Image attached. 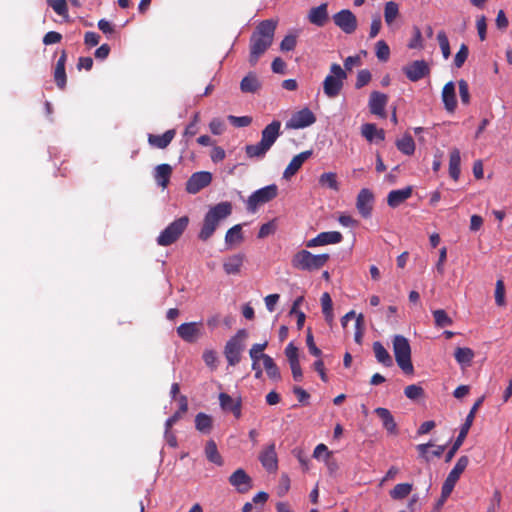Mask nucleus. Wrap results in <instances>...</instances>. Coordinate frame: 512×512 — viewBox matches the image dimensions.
<instances>
[{"label": "nucleus", "instance_id": "16", "mask_svg": "<svg viewBox=\"0 0 512 512\" xmlns=\"http://www.w3.org/2000/svg\"><path fill=\"white\" fill-rule=\"evenodd\" d=\"M343 236L338 231L321 232L316 237L306 242L307 248L325 246L329 244H338L342 241Z\"/></svg>", "mask_w": 512, "mask_h": 512}, {"label": "nucleus", "instance_id": "37", "mask_svg": "<svg viewBox=\"0 0 512 512\" xmlns=\"http://www.w3.org/2000/svg\"><path fill=\"white\" fill-rule=\"evenodd\" d=\"M205 455H206V458L211 463H214L216 465H222L223 460H222L220 453L218 452L217 445L214 440H209L206 443Z\"/></svg>", "mask_w": 512, "mask_h": 512}, {"label": "nucleus", "instance_id": "8", "mask_svg": "<svg viewBox=\"0 0 512 512\" xmlns=\"http://www.w3.org/2000/svg\"><path fill=\"white\" fill-rule=\"evenodd\" d=\"M277 195L278 187L275 184L260 188L249 196L247 200V209L251 212H255L259 205L270 202L276 198Z\"/></svg>", "mask_w": 512, "mask_h": 512}, {"label": "nucleus", "instance_id": "49", "mask_svg": "<svg viewBox=\"0 0 512 512\" xmlns=\"http://www.w3.org/2000/svg\"><path fill=\"white\" fill-rule=\"evenodd\" d=\"M375 49L376 56L380 61H388L390 57V48L384 40H379L375 45Z\"/></svg>", "mask_w": 512, "mask_h": 512}, {"label": "nucleus", "instance_id": "19", "mask_svg": "<svg viewBox=\"0 0 512 512\" xmlns=\"http://www.w3.org/2000/svg\"><path fill=\"white\" fill-rule=\"evenodd\" d=\"M328 4L322 3L317 7L310 9L308 13V20L311 24L317 27H323L328 22Z\"/></svg>", "mask_w": 512, "mask_h": 512}, {"label": "nucleus", "instance_id": "61", "mask_svg": "<svg viewBox=\"0 0 512 512\" xmlns=\"http://www.w3.org/2000/svg\"><path fill=\"white\" fill-rule=\"evenodd\" d=\"M285 355L289 361V364L299 362L298 348L292 342L286 346Z\"/></svg>", "mask_w": 512, "mask_h": 512}, {"label": "nucleus", "instance_id": "28", "mask_svg": "<svg viewBox=\"0 0 512 512\" xmlns=\"http://www.w3.org/2000/svg\"><path fill=\"white\" fill-rule=\"evenodd\" d=\"M172 167L169 164H159L154 169V179L163 189L167 188L172 175Z\"/></svg>", "mask_w": 512, "mask_h": 512}, {"label": "nucleus", "instance_id": "64", "mask_svg": "<svg viewBox=\"0 0 512 512\" xmlns=\"http://www.w3.org/2000/svg\"><path fill=\"white\" fill-rule=\"evenodd\" d=\"M210 131L214 135H220L224 132L225 125L223 121L219 118H214L211 120L209 124Z\"/></svg>", "mask_w": 512, "mask_h": 512}, {"label": "nucleus", "instance_id": "22", "mask_svg": "<svg viewBox=\"0 0 512 512\" xmlns=\"http://www.w3.org/2000/svg\"><path fill=\"white\" fill-rule=\"evenodd\" d=\"M67 61V53L65 50H62L59 59L57 60L55 69H54V80L59 89H64L67 83V76L65 71V65Z\"/></svg>", "mask_w": 512, "mask_h": 512}, {"label": "nucleus", "instance_id": "17", "mask_svg": "<svg viewBox=\"0 0 512 512\" xmlns=\"http://www.w3.org/2000/svg\"><path fill=\"white\" fill-rule=\"evenodd\" d=\"M259 460L262 466L268 472H275L278 468V458L275 443L269 444L259 454Z\"/></svg>", "mask_w": 512, "mask_h": 512}, {"label": "nucleus", "instance_id": "10", "mask_svg": "<svg viewBox=\"0 0 512 512\" xmlns=\"http://www.w3.org/2000/svg\"><path fill=\"white\" fill-rule=\"evenodd\" d=\"M316 122L314 113L309 108H303L294 113L291 118L286 122L288 129H302L308 127Z\"/></svg>", "mask_w": 512, "mask_h": 512}, {"label": "nucleus", "instance_id": "63", "mask_svg": "<svg viewBox=\"0 0 512 512\" xmlns=\"http://www.w3.org/2000/svg\"><path fill=\"white\" fill-rule=\"evenodd\" d=\"M203 360L207 366L214 369L217 363V353L214 350H205L203 352Z\"/></svg>", "mask_w": 512, "mask_h": 512}, {"label": "nucleus", "instance_id": "23", "mask_svg": "<svg viewBox=\"0 0 512 512\" xmlns=\"http://www.w3.org/2000/svg\"><path fill=\"white\" fill-rule=\"evenodd\" d=\"M361 135L370 143H378L385 140V132L378 129L374 123H365L361 126Z\"/></svg>", "mask_w": 512, "mask_h": 512}, {"label": "nucleus", "instance_id": "35", "mask_svg": "<svg viewBox=\"0 0 512 512\" xmlns=\"http://www.w3.org/2000/svg\"><path fill=\"white\" fill-rule=\"evenodd\" d=\"M373 351L377 361L386 367L393 365L392 358L386 348L380 342L373 343Z\"/></svg>", "mask_w": 512, "mask_h": 512}, {"label": "nucleus", "instance_id": "25", "mask_svg": "<svg viewBox=\"0 0 512 512\" xmlns=\"http://www.w3.org/2000/svg\"><path fill=\"white\" fill-rule=\"evenodd\" d=\"M413 189L411 186H407L403 189L392 190L388 193L387 204L391 208H396L411 197Z\"/></svg>", "mask_w": 512, "mask_h": 512}, {"label": "nucleus", "instance_id": "53", "mask_svg": "<svg viewBox=\"0 0 512 512\" xmlns=\"http://www.w3.org/2000/svg\"><path fill=\"white\" fill-rule=\"evenodd\" d=\"M468 54H469L468 46L466 44H462L460 46L459 51L456 53V55L454 57L455 67L461 68L464 65L465 61L467 60Z\"/></svg>", "mask_w": 512, "mask_h": 512}, {"label": "nucleus", "instance_id": "27", "mask_svg": "<svg viewBox=\"0 0 512 512\" xmlns=\"http://www.w3.org/2000/svg\"><path fill=\"white\" fill-rule=\"evenodd\" d=\"M375 414L382 421L383 427L388 433L396 435L398 433L397 424L394 420L393 415L387 408L378 407L374 410Z\"/></svg>", "mask_w": 512, "mask_h": 512}, {"label": "nucleus", "instance_id": "15", "mask_svg": "<svg viewBox=\"0 0 512 512\" xmlns=\"http://www.w3.org/2000/svg\"><path fill=\"white\" fill-rule=\"evenodd\" d=\"M388 96L379 91H372L368 101V107L371 114L379 117L386 118V106L388 104Z\"/></svg>", "mask_w": 512, "mask_h": 512}, {"label": "nucleus", "instance_id": "30", "mask_svg": "<svg viewBox=\"0 0 512 512\" xmlns=\"http://www.w3.org/2000/svg\"><path fill=\"white\" fill-rule=\"evenodd\" d=\"M261 88V82L254 72H249L240 82L243 93H255Z\"/></svg>", "mask_w": 512, "mask_h": 512}, {"label": "nucleus", "instance_id": "5", "mask_svg": "<svg viewBox=\"0 0 512 512\" xmlns=\"http://www.w3.org/2000/svg\"><path fill=\"white\" fill-rule=\"evenodd\" d=\"M346 79V71L337 63L331 64L330 73L323 81L324 94L328 98H336L340 94Z\"/></svg>", "mask_w": 512, "mask_h": 512}, {"label": "nucleus", "instance_id": "44", "mask_svg": "<svg viewBox=\"0 0 512 512\" xmlns=\"http://www.w3.org/2000/svg\"><path fill=\"white\" fill-rule=\"evenodd\" d=\"M268 342L264 341L263 343L253 344L249 350V356L253 362L255 361H264L268 354L263 353V351L267 348Z\"/></svg>", "mask_w": 512, "mask_h": 512}, {"label": "nucleus", "instance_id": "62", "mask_svg": "<svg viewBox=\"0 0 512 512\" xmlns=\"http://www.w3.org/2000/svg\"><path fill=\"white\" fill-rule=\"evenodd\" d=\"M408 47L410 49H422L423 48L422 35H421V31L418 27L414 28V36L408 43Z\"/></svg>", "mask_w": 512, "mask_h": 512}, {"label": "nucleus", "instance_id": "21", "mask_svg": "<svg viewBox=\"0 0 512 512\" xmlns=\"http://www.w3.org/2000/svg\"><path fill=\"white\" fill-rule=\"evenodd\" d=\"M442 101L447 112L453 113L457 107L455 85L452 81L447 82L442 89Z\"/></svg>", "mask_w": 512, "mask_h": 512}, {"label": "nucleus", "instance_id": "52", "mask_svg": "<svg viewBox=\"0 0 512 512\" xmlns=\"http://www.w3.org/2000/svg\"><path fill=\"white\" fill-rule=\"evenodd\" d=\"M371 78L372 75L368 69H362L358 71L355 82L356 89H361L362 87L366 86L371 81Z\"/></svg>", "mask_w": 512, "mask_h": 512}, {"label": "nucleus", "instance_id": "24", "mask_svg": "<svg viewBox=\"0 0 512 512\" xmlns=\"http://www.w3.org/2000/svg\"><path fill=\"white\" fill-rule=\"evenodd\" d=\"M245 345L235 344L234 342H226L224 347V355L229 366H236L241 361V354Z\"/></svg>", "mask_w": 512, "mask_h": 512}, {"label": "nucleus", "instance_id": "39", "mask_svg": "<svg viewBox=\"0 0 512 512\" xmlns=\"http://www.w3.org/2000/svg\"><path fill=\"white\" fill-rule=\"evenodd\" d=\"M412 488L408 482L399 483L390 491V496L395 500L403 499L411 493Z\"/></svg>", "mask_w": 512, "mask_h": 512}, {"label": "nucleus", "instance_id": "38", "mask_svg": "<svg viewBox=\"0 0 512 512\" xmlns=\"http://www.w3.org/2000/svg\"><path fill=\"white\" fill-rule=\"evenodd\" d=\"M396 146L405 155H412L415 151V142L409 134H405L401 139H398Z\"/></svg>", "mask_w": 512, "mask_h": 512}, {"label": "nucleus", "instance_id": "60", "mask_svg": "<svg viewBox=\"0 0 512 512\" xmlns=\"http://www.w3.org/2000/svg\"><path fill=\"white\" fill-rule=\"evenodd\" d=\"M297 44L295 35H286L280 43V49L284 52L292 51Z\"/></svg>", "mask_w": 512, "mask_h": 512}, {"label": "nucleus", "instance_id": "33", "mask_svg": "<svg viewBox=\"0 0 512 512\" xmlns=\"http://www.w3.org/2000/svg\"><path fill=\"white\" fill-rule=\"evenodd\" d=\"M460 163H461L460 151L457 148H453L450 151V156H449V175L455 181H457L460 176Z\"/></svg>", "mask_w": 512, "mask_h": 512}, {"label": "nucleus", "instance_id": "34", "mask_svg": "<svg viewBox=\"0 0 512 512\" xmlns=\"http://www.w3.org/2000/svg\"><path fill=\"white\" fill-rule=\"evenodd\" d=\"M474 356V351L468 347H458L454 352L455 360L462 367L470 366Z\"/></svg>", "mask_w": 512, "mask_h": 512}, {"label": "nucleus", "instance_id": "6", "mask_svg": "<svg viewBox=\"0 0 512 512\" xmlns=\"http://www.w3.org/2000/svg\"><path fill=\"white\" fill-rule=\"evenodd\" d=\"M393 351L398 366L406 374L413 373L411 362V347L408 340L402 335H396L393 338Z\"/></svg>", "mask_w": 512, "mask_h": 512}, {"label": "nucleus", "instance_id": "45", "mask_svg": "<svg viewBox=\"0 0 512 512\" xmlns=\"http://www.w3.org/2000/svg\"><path fill=\"white\" fill-rule=\"evenodd\" d=\"M319 183L321 186L328 187L334 191L339 190V184L337 181V175L333 172L323 173L319 178Z\"/></svg>", "mask_w": 512, "mask_h": 512}, {"label": "nucleus", "instance_id": "58", "mask_svg": "<svg viewBox=\"0 0 512 512\" xmlns=\"http://www.w3.org/2000/svg\"><path fill=\"white\" fill-rule=\"evenodd\" d=\"M276 231V223L274 220L269 221L267 223H264L261 225L259 232H258V238L263 239L268 237L269 235L274 234Z\"/></svg>", "mask_w": 512, "mask_h": 512}, {"label": "nucleus", "instance_id": "13", "mask_svg": "<svg viewBox=\"0 0 512 512\" xmlns=\"http://www.w3.org/2000/svg\"><path fill=\"white\" fill-rule=\"evenodd\" d=\"M201 322H187L177 327V335L187 343H195L203 334Z\"/></svg>", "mask_w": 512, "mask_h": 512}, {"label": "nucleus", "instance_id": "20", "mask_svg": "<svg viewBox=\"0 0 512 512\" xmlns=\"http://www.w3.org/2000/svg\"><path fill=\"white\" fill-rule=\"evenodd\" d=\"M219 402L221 408L226 412H231L235 416V418L239 419L241 417V408L242 402L241 399H233L227 393L219 394Z\"/></svg>", "mask_w": 512, "mask_h": 512}, {"label": "nucleus", "instance_id": "43", "mask_svg": "<svg viewBox=\"0 0 512 512\" xmlns=\"http://www.w3.org/2000/svg\"><path fill=\"white\" fill-rule=\"evenodd\" d=\"M469 463L467 456H461L456 462L454 468L450 471L446 480H458L462 472L466 469Z\"/></svg>", "mask_w": 512, "mask_h": 512}, {"label": "nucleus", "instance_id": "36", "mask_svg": "<svg viewBox=\"0 0 512 512\" xmlns=\"http://www.w3.org/2000/svg\"><path fill=\"white\" fill-rule=\"evenodd\" d=\"M213 420L212 417L200 412L195 417V427L198 431L204 434L210 433L212 429Z\"/></svg>", "mask_w": 512, "mask_h": 512}, {"label": "nucleus", "instance_id": "47", "mask_svg": "<svg viewBox=\"0 0 512 512\" xmlns=\"http://www.w3.org/2000/svg\"><path fill=\"white\" fill-rule=\"evenodd\" d=\"M399 14V7L396 2L389 1L385 4L384 8V18L385 22L390 25L397 18Z\"/></svg>", "mask_w": 512, "mask_h": 512}, {"label": "nucleus", "instance_id": "7", "mask_svg": "<svg viewBox=\"0 0 512 512\" xmlns=\"http://www.w3.org/2000/svg\"><path fill=\"white\" fill-rule=\"evenodd\" d=\"M189 223L187 216H182L172 223H170L157 237V244L160 246H169L175 243L183 232L186 230Z\"/></svg>", "mask_w": 512, "mask_h": 512}, {"label": "nucleus", "instance_id": "14", "mask_svg": "<svg viewBox=\"0 0 512 512\" xmlns=\"http://www.w3.org/2000/svg\"><path fill=\"white\" fill-rule=\"evenodd\" d=\"M212 182V174L208 171L193 173L186 182V191L189 194H196Z\"/></svg>", "mask_w": 512, "mask_h": 512}, {"label": "nucleus", "instance_id": "31", "mask_svg": "<svg viewBox=\"0 0 512 512\" xmlns=\"http://www.w3.org/2000/svg\"><path fill=\"white\" fill-rule=\"evenodd\" d=\"M417 450L422 458L429 461L432 457H440L445 450V446H435L431 443L419 444Z\"/></svg>", "mask_w": 512, "mask_h": 512}, {"label": "nucleus", "instance_id": "1", "mask_svg": "<svg viewBox=\"0 0 512 512\" xmlns=\"http://www.w3.org/2000/svg\"><path fill=\"white\" fill-rule=\"evenodd\" d=\"M276 27L277 21L273 19L263 20L256 26L249 42V63L251 66H255L260 57L272 45Z\"/></svg>", "mask_w": 512, "mask_h": 512}, {"label": "nucleus", "instance_id": "2", "mask_svg": "<svg viewBox=\"0 0 512 512\" xmlns=\"http://www.w3.org/2000/svg\"><path fill=\"white\" fill-rule=\"evenodd\" d=\"M281 134V122L278 120L272 121L261 131V139L256 144H249L245 146V153L248 158L262 159L266 153L275 144Z\"/></svg>", "mask_w": 512, "mask_h": 512}, {"label": "nucleus", "instance_id": "4", "mask_svg": "<svg viewBox=\"0 0 512 512\" xmlns=\"http://www.w3.org/2000/svg\"><path fill=\"white\" fill-rule=\"evenodd\" d=\"M329 254L314 255L308 250H300L291 259V265L298 270L315 271L321 269L329 261Z\"/></svg>", "mask_w": 512, "mask_h": 512}, {"label": "nucleus", "instance_id": "18", "mask_svg": "<svg viewBox=\"0 0 512 512\" xmlns=\"http://www.w3.org/2000/svg\"><path fill=\"white\" fill-rule=\"evenodd\" d=\"M312 155V151H303L292 158L283 172V178L289 180L293 177L302 167L304 162Z\"/></svg>", "mask_w": 512, "mask_h": 512}, {"label": "nucleus", "instance_id": "32", "mask_svg": "<svg viewBox=\"0 0 512 512\" xmlns=\"http://www.w3.org/2000/svg\"><path fill=\"white\" fill-rule=\"evenodd\" d=\"M244 256L242 254H235L228 257L223 263V269L228 275L238 274L243 265Z\"/></svg>", "mask_w": 512, "mask_h": 512}, {"label": "nucleus", "instance_id": "56", "mask_svg": "<svg viewBox=\"0 0 512 512\" xmlns=\"http://www.w3.org/2000/svg\"><path fill=\"white\" fill-rule=\"evenodd\" d=\"M495 302L498 306L505 305V286L504 282L501 279L497 280L496 282Z\"/></svg>", "mask_w": 512, "mask_h": 512}, {"label": "nucleus", "instance_id": "50", "mask_svg": "<svg viewBox=\"0 0 512 512\" xmlns=\"http://www.w3.org/2000/svg\"><path fill=\"white\" fill-rule=\"evenodd\" d=\"M437 40H438L443 57L445 59H448L450 57L451 50H450V44H449V40H448L446 33L444 31H439L437 34Z\"/></svg>", "mask_w": 512, "mask_h": 512}, {"label": "nucleus", "instance_id": "41", "mask_svg": "<svg viewBox=\"0 0 512 512\" xmlns=\"http://www.w3.org/2000/svg\"><path fill=\"white\" fill-rule=\"evenodd\" d=\"M264 369L266 370L267 376L272 380H280L281 374L278 366L274 362L271 356H266L263 361Z\"/></svg>", "mask_w": 512, "mask_h": 512}, {"label": "nucleus", "instance_id": "46", "mask_svg": "<svg viewBox=\"0 0 512 512\" xmlns=\"http://www.w3.org/2000/svg\"><path fill=\"white\" fill-rule=\"evenodd\" d=\"M49 7L53 9V11L62 16L64 19H68V5L66 0H46Z\"/></svg>", "mask_w": 512, "mask_h": 512}, {"label": "nucleus", "instance_id": "48", "mask_svg": "<svg viewBox=\"0 0 512 512\" xmlns=\"http://www.w3.org/2000/svg\"><path fill=\"white\" fill-rule=\"evenodd\" d=\"M433 317L437 327L443 328L453 324V320L443 309L433 311Z\"/></svg>", "mask_w": 512, "mask_h": 512}, {"label": "nucleus", "instance_id": "57", "mask_svg": "<svg viewBox=\"0 0 512 512\" xmlns=\"http://www.w3.org/2000/svg\"><path fill=\"white\" fill-rule=\"evenodd\" d=\"M306 345L308 347L309 352L313 356L319 358L322 355V351L316 346V344L314 342V337H313V334H312V331L310 328H308V330H307Z\"/></svg>", "mask_w": 512, "mask_h": 512}, {"label": "nucleus", "instance_id": "40", "mask_svg": "<svg viewBox=\"0 0 512 512\" xmlns=\"http://www.w3.org/2000/svg\"><path fill=\"white\" fill-rule=\"evenodd\" d=\"M454 484H455V482H444L442 489H441V495H440L439 499L437 500L435 507H434L435 512H439L441 510V508L445 504L446 500L451 495V493L454 489V486H455Z\"/></svg>", "mask_w": 512, "mask_h": 512}, {"label": "nucleus", "instance_id": "51", "mask_svg": "<svg viewBox=\"0 0 512 512\" xmlns=\"http://www.w3.org/2000/svg\"><path fill=\"white\" fill-rule=\"evenodd\" d=\"M404 394L411 400H417L424 395V390L421 386L411 384L404 389Z\"/></svg>", "mask_w": 512, "mask_h": 512}, {"label": "nucleus", "instance_id": "55", "mask_svg": "<svg viewBox=\"0 0 512 512\" xmlns=\"http://www.w3.org/2000/svg\"><path fill=\"white\" fill-rule=\"evenodd\" d=\"M332 454L331 451L328 450V447L321 443L318 444L314 451H313V458H315L318 461L325 462V459H327Z\"/></svg>", "mask_w": 512, "mask_h": 512}, {"label": "nucleus", "instance_id": "54", "mask_svg": "<svg viewBox=\"0 0 512 512\" xmlns=\"http://www.w3.org/2000/svg\"><path fill=\"white\" fill-rule=\"evenodd\" d=\"M459 87V95L461 102L464 105H468L470 103V93H469V85L466 80L461 79L458 81Z\"/></svg>", "mask_w": 512, "mask_h": 512}, {"label": "nucleus", "instance_id": "9", "mask_svg": "<svg viewBox=\"0 0 512 512\" xmlns=\"http://www.w3.org/2000/svg\"><path fill=\"white\" fill-rule=\"evenodd\" d=\"M332 18L334 24L346 34H352L357 29V18L349 9L340 10Z\"/></svg>", "mask_w": 512, "mask_h": 512}, {"label": "nucleus", "instance_id": "12", "mask_svg": "<svg viewBox=\"0 0 512 512\" xmlns=\"http://www.w3.org/2000/svg\"><path fill=\"white\" fill-rule=\"evenodd\" d=\"M375 197L373 192L368 188L359 191L356 198V208L363 218H369L373 211Z\"/></svg>", "mask_w": 512, "mask_h": 512}, {"label": "nucleus", "instance_id": "3", "mask_svg": "<svg viewBox=\"0 0 512 512\" xmlns=\"http://www.w3.org/2000/svg\"><path fill=\"white\" fill-rule=\"evenodd\" d=\"M232 213L230 202H221L213 206L205 215L203 226L199 232V239L207 241L215 232L219 222Z\"/></svg>", "mask_w": 512, "mask_h": 512}, {"label": "nucleus", "instance_id": "26", "mask_svg": "<svg viewBox=\"0 0 512 512\" xmlns=\"http://www.w3.org/2000/svg\"><path fill=\"white\" fill-rule=\"evenodd\" d=\"M176 135L175 129L167 130L162 135L149 134L148 143L158 149H165L169 146Z\"/></svg>", "mask_w": 512, "mask_h": 512}, {"label": "nucleus", "instance_id": "11", "mask_svg": "<svg viewBox=\"0 0 512 512\" xmlns=\"http://www.w3.org/2000/svg\"><path fill=\"white\" fill-rule=\"evenodd\" d=\"M430 71V66L425 60H415L403 67L404 74L412 82L428 76Z\"/></svg>", "mask_w": 512, "mask_h": 512}, {"label": "nucleus", "instance_id": "29", "mask_svg": "<svg viewBox=\"0 0 512 512\" xmlns=\"http://www.w3.org/2000/svg\"><path fill=\"white\" fill-rule=\"evenodd\" d=\"M483 401H484V396L478 398L477 401L472 406L470 412L468 413V415L465 419V422L462 424L460 432L457 436L461 440L464 441L465 438L467 437V434L473 424L475 414H476L477 410L479 409V407L482 405Z\"/></svg>", "mask_w": 512, "mask_h": 512}, {"label": "nucleus", "instance_id": "42", "mask_svg": "<svg viewBox=\"0 0 512 512\" xmlns=\"http://www.w3.org/2000/svg\"><path fill=\"white\" fill-rule=\"evenodd\" d=\"M243 240L242 226L240 224L231 227L225 235V242L228 245L240 243Z\"/></svg>", "mask_w": 512, "mask_h": 512}, {"label": "nucleus", "instance_id": "59", "mask_svg": "<svg viewBox=\"0 0 512 512\" xmlns=\"http://www.w3.org/2000/svg\"><path fill=\"white\" fill-rule=\"evenodd\" d=\"M229 122L235 127H247L251 124L252 118L249 116H228Z\"/></svg>", "mask_w": 512, "mask_h": 512}]
</instances>
